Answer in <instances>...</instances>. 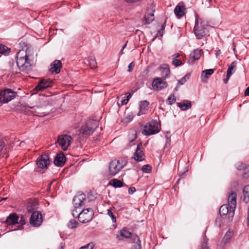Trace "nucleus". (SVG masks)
<instances>
[{
  "mask_svg": "<svg viewBox=\"0 0 249 249\" xmlns=\"http://www.w3.org/2000/svg\"><path fill=\"white\" fill-rule=\"evenodd\" d=\"M17 64L21 71L28 73L32 69V60L27 55L26 51H19L16 55Z\"/></svg>",
  "mask_w": 249,
  "mask_h": 249,
  "instance_id": "1",
  "label": "nucleus"
},
{
  "mask_svg": "<svg viewBox=\"0 0 249 249\" xmlns=\"http://www.w3.org/2000/svg\"><path fill=\"white\" fill-rule=\"evenodd\" d=\"M211 27V26L209 25L206 21L202 18H199V16L196 14L194 32L197 39H200L207 35L208 29Z\"/></svg>",
  "mask_w": 249,
  "mask_h": 249,
  "instance_id": "2",
  "label": "nucleus"
},
{
  "mask_svg": "<svg viewBox=\"0 0 249 249\" xmlns=\"http://www.w3.org/2000/svg\"><path fill=\"white\" fill-rule=\"evenodd\" d=\"M235 210L229 207L227 204L223 205L219 208V213L221 217H216L215 222L219 223V226L221 223H228L232 220Z\"/></svg>",
  "mask_w": 249,
  "mask_h": 249,
  "instance_id": "3",
  "label": "nucleus"
},
{
  "mask_svg": "<svg viewBox=\"0 0 249 249\" xmlns=\"http://www.w3.org/2000/svg\"><path fill=\"white\" fill-rule=\"evenodd\" d=\"M99 123L95 120H89L82 126L80 129V133L86 137L91 135L98 127Z\"/></svg>",
  "mask_w": 249,
  "mask_h": 249,
  "instance_id": "4",
  "label": "nucleus"
},
{
  "mask_svg": "<svg viewBox=\"0 0 249 249\" xmlns=\"http://www.w3.org/2000/svg\"><path fill=\"white\" fill-rule=\"evenodd\" d=\"M160 129V124L157 120H152L148 125L144 127L143 133L146 136L158 133Z\"/></svg>",
  "mask_w": 249,
  "mask_h": 249,
  "instance_id": "5",
  "label": "nucleus"
},
{
  "mask_svg": "<svg viewBox=\"0 0 249 249\" xmlns=\"http://www.w3.org/2000/svg\"><path fill=\"white\" fill-rule=\"evenodd\" d=\"M94 212L91 208H87L83 210L77 217L82 223H87L92 220L93 218Z\"/></svg>",
  "mask_w": 249,
  "mask_h": 249,
  "instance_id": "6",
  "label": "nucleus"
},
{
  "mask_svg": "<svg viewBox=\"0 0 249 249\" xmlns=\"http://www.w3.org/2000/svg\"><path fill=\"white\" fill-rule=\"evenodd\" d=\"M50 163V159L48 155L45 154L39 156L36 161L37 167L35 169V171L41 172V169H48Z\"/></svg>",
  "mask_w": 249,
  "mask_h": 249,
  "instance_id": "7",
  "label": "nucleus"
},
{
  "mask_svg": "<svg viewBox=\"0 0 249 249\" xmlns=\"http://www.w3.org/2000/svg\"><path fill=\"white\" fill-rule=\"evenodd\" d=\"M17 92L11 89H6L0 91V102L6 104L16 97Z\"/></svg>",
  "mask_w": 249,
  "mask_h": 249,
  "instance_id": "8",
  "label": "nucleus"
},
{
  "mask_svg": "<svg viewBox=\"0 0 249 249\" xmlns=\"http://www.w3.org/2000/svg\"><path fill=\"white\" fill-rule=\"evenodd\" d=\"M125 164L123 161L121 162L119 160H113L110 162L109 166V172L110 174L114 176L116 175L121 170H122Z\"/></svg>",
  "mask_w": 249,
  "mask_h": 249,
  "instance_id": "9",
  "label": "nucleus"
},
{
  "mask_svg": "<svg viewBox=\"0 0 249 249\" xmlns=\"http://www.w3.org/2000/svg\"><path fill=\"white\" fill-rule=\"evenodd\" d=\"M42 221V215L39 211H34L30 218V223L34 227L40 226Z\"/></svg>",
  "mask_w": 249,
  "mask_h": 249,
  "instance_id": "10",
  "label": "nucleus"
},
{
  "mask_svg": "<svg viewBox=\"0 0 249 249\" xmlns=\"http://www.w3.org/2000/svg\"><path fill=\"white\" fill-rule=\"evenodd\" d=\"M71 140L72 138L71 136L65 134L58 136L57 142L63 150L66 151L70 145Z\"/></svg>",
  "mask_w": 249,
  "mask_h": 249,
  "instance_id": "11",
  "label": "nucleus"
},
{
  "mask_svg": "<svg viewBox=\"0 0 249 249\" xmlns=\"http://www.w3.org/2000/svg\"><path fill=\"white\" fill-rule=\"evenodd\" d=\"M86 200V195L82 193L77 194L73 198V204L75 209H78L84 205V201Z\"/></svg>",
  "mask_w": 249,
  "mask_h": 249,
  "instance_id": "12",
  "label": "nucleus"
},
{
  "mask_svg": "<svg viewBox=\"0 0 249 249\" xmlns=\"http://www.w3.org/2000/svg\"><path fill=\"white\" fill-rule=\"evenodd\" d=\"M53 84V81L50 79H42L36 86L34 89V90L36 91L43 90L48 88L51 87Z\"/></svg>",
  "mask_w": 249,
  "mask_h": 249,
  "instance_id": "13",
  "label": "nucleus"
},
{
  "mask_svg": "<svg viewBox=\"0 0 249 249\" xmlns=\"http://www.w3.org/2000/svg\"><path fill=\"white\" fill-rule=\"evenodd\" d=\"M144 148L142 143L137 144L136 150L134 154L133 158L137 161H142L144 160Z\"/></svg>",
  "mask_w": 249,
  "mask_h": 249,
  "instance_id": "14",
  "label": "nucleus"
},
{
  "mask_svg": "<svg viewBox=\"0 0 249 249\" xmlns=\"http://www.w3.org/2000/svg\"><path fill=\"white\" fill-rule=\"evenodd\" d=\"M168 84L161 78H155L152 82V87L154 90H160L166 88Z\"/></svg>",
  "mask_w": 249,
  "mask_h": 249,
  "instance_id": "15",
  "label": "nucleus"
},
{
  "mask_svg": "<svg viewBox=\"0 0 249 249\" xmlns=\"http://www.w3.org/2000/svg\"><path fill=\"white\" fill-rule=\"evenodd\" d=\"M19 218V217L17 213H12L7 217L4 223L8 226L14 225L18 223Z\"/></svg>",
  "mask_w": 249,
  "mask_h": 249,
  "instance_id": "16",
  "label": "nucleus"
},
{
  "mask_svg": "<svg viewBox=\"0 0 249 249\" xmlns=\"http://www.w3.org/2000/svg\"><path fill=\"white\" fill-rule=\"evenodd\" d=\"M62 67L61 62L60 60H55L51 63L50 71L51 73L55 72L58 74L60 72Z\"/></svg>",
  "mask_w": 249,
  "mask_h": 249,
  "instance_id": "17",
  "label": "nucleus"
},
{
  "mask_svg": "<svg viewBox=\"0 0 249 249\" xmlns=\"http://www.w3.org/2000/svg\"><path fill=\"white\" fill-rule=\"evenodd\" d=\"M66 161V157L63 153H60L56 156L54 164L57 166H62L64 165Z\"/></svg>",
  "mask_w": 249,
  "mask_h": 249,
  "instance_id": "18",
  "label": "nucleus"
},
{
  "mask_svg": "<svg viewBox=\"0 0 249 249\" xmlns=\"http://www.w3.org/2000/svg\"><path fill=\"white\" fill-rule=\"evenodd\" d=\"M228 204H227L229 207L232 208L234 210L235 209L236 206V194L234 192H232L229 196Z\"/></svg>",
  "mask_w": 249,
  "mask_h": 249,
  "instance_id": "19",
  "label": "nucleus"
},
{
  "mask_svg": "<svg viewBox=\"0 0 249 249\" xmlns=\"http://www.w3.org/2000/svg\"><path fill=\"white\" fill-rule=\"evenodd\" d=\"M132 236L131 233L127 231L125 228L119 231L117 234V238L119 239H122L123 238H130Z\"/></svg>",
  "mask_w": 249,
  "mask_h": 249,
  "instance_id": "20",
  "label": "nucleus"
},
{
  "mask_svg": "<svg viewBox=\"0 0 249 249\" xmlns=\"http://www.w3.org/2000/svg\"><path fill=\"white\" fill-rule=\"evenodd\" d=\"M185 10L184 5H178L174 9V13L178 18H180L185 15Z\"/></svg>",
  "mask_w": 249,
  "mask_h": 249,
  "instance_id": "21",
  "label": "nucleus"
},
{
  "mask_svg": "<svg viewBox=\"0 0 249 249\" xmlns=\"http://www.w3.org/2000/svg\"><path fill=\"white\" fill-rule=\"evenodd\" d=\"M214 72L213 69H207L203 71L201 75V79L203 83H206L207 81L208 76L212 75Z\"/></svg>",
  "mask_w": 249,
  "mask_h": 249,
  "instance_id": "22",
  "label": "nucleus"
},
{
  "mask_svg": "<svg viewBox=\"0 0 249 249\" xmlns=\"http://www.w3.org/2000/svg\"><path fill=\"white\" fill-rule=\"evenodd\" d=\"M149 105V103L146 100L142 101L140 105V111L138 113V115L140 116L142 114H144L146 110L148 109Z\"/></svg>",
  "mask_w": 249,
  "mask_h": 249,
  "instance_id": "23",
  "label": "nucleus"
},
{
  "mask_svg": "<svg viewBox=\"0 0 249 249\" xmlns=\"http://www.w3.org/2000/svg\"><path fill=\"white\" fill-rule=\"evenodd\" d=\"M160 70L161 71L162 76L166 78L170 74V70L168 65L163 64L160 66Z\"/></svg>",
  "mask_w": 249,
  "mask_h": 249,
  "instance_id": "24",
  "label": "nucleus"
},
{
  "mask_svg": "<svg viewBox=\"0 0 249 249\" xmlns=\"http://www.w3.org/2000/svg\"><path fill=\"white\" fill-rule=\"evenodd\" d=\"M154 14L153 13H146L144 17V19L142 21L143 24H149L154 20Z\"/></svg>",
  "mask_w": 249,
  "mask_h": 249,
  "instance_id": "25",
  "label": "nucleus"
},
{
  "mask_svg": "<svg viewBox=\"0 0 249 249\" xmlns=\"http://www.w3.org/2000/svg\"><path fill=\"white\" fill-rule=\"evenodd\" d=\"M233 235V231H232L229 230L224 235L222 242L224 243V244L229 243L230 242Z\"/></svg>",
  "mask_w": 249,
  "mask_h": 249,
  "instance_id": "26",
  "label": "nucleus"
},
{
  "mask_svg": "<svg viewBox=\"0 0 249 249\" xmlns=\"http://www.w3.org/2000/svg\"><path fill=\"white\" fill-rule=\"evenodd\" d=\"M186 103H178V106L180 107L182 110H186L192 107L191 103L190 101H185Z\"/></svg>",
  "mask_w": 249,
  "mask_h": 249,
  "instance_id": "27",
  "label": "nucleus"
},
{
  "mask_svg": "<svg viewBox=\"0 0 249 249\" xmlns=\"http://www.w3.org/2000/svg\"><path fill=\"white\" fill-rule=\"evenodd\" d=\"M109 184L114 188H120L124 186V184L123 182L116 178L111 179L109 181Z\"/></svg>",
  "mask_w": 249,
  "mask_h": 249,
  "instance_id": "28",
  "label": "nucleus"
},
{
  "mask_svg": "<svg viewBox=\"0 0 249 249\" xmlns=\"http://www.w3.org/2000/svg\"><path fill=\"white\" fill-rule=\"evenodd\" d=\"M243 201L248 203L249 202V185H246L243 188Z\"/></svg>",
  "mask_w": 249,
  "mask_h": 249,
  "instance_id": "29",
  "label": "nucleus"
},
{
  "mask_svg": "<svg viewBox=\"0 0 249 249\" xmlns=\"http://www.w3.org/2000/svg\"><path fill=\"white\" fill-rule=\"evenodd\" d=\"M200 51L201 50L198 49L195 50L193 52L190 54V58H192L194 60L199 59L200 57Z\"/></svg>",
  "mask_w": 249,
  "mask_h": 249,
  "instance_id": "30",
  "label": "nucleus"
},
{
  "mask_svg": "<svg viewBox=\"0 0 249 249\" xmlns=\"http://www.w3.org/2000/svg\"><path fill=\"white\" fill-rule=\"evenodd\" d=\"M10 48H8L5 45L0 44V56L1 54L6 55L10 53Z\"/></svg>",
  "mask_w": 249,
  "mask_h": 249,
  "instance_id": "31",
  "label": "nucleus"
},
{
  "mask_svg": "<svg viewBox=\"0 0 249 249\" xmlns=\"http://www.w3.org/2000/svg\"><path fill=\"white\" fill-rule=\"evenodd\" d=\"M237 65V62L234 61H233L231 64L229 66V68L227 70V73L228 76H229V75H231L232 74V71L234 69H235Z\"/></svg>",
  "mask_w": 249,
  "mask_h": 249,
  "instance_id": "32",
  "label": "nucleus"
},
{
  "mask_svg": "<svg viewBox=\"0 0 249 249\" xmlns=\"http://www.w3.org/2000/svg\"><path fill=\"white\" fill-rule=\"evenodd\" d=\"M78 222L74 219H71L68 223V227L70 229H74L77 227Z\"/></svg>",
  "mask_w": 249,
  "mask_h": 249,
  "instance_id": "33",
  "label": "nucleus"
},
{
  "mask_svg": "<svg viewBox=\"0 0 249 249\" xmlns=\"http://www.w3.org/2000/svg\"><path fill=\"white\" fill-rule=\"evenodd\" d=\"M19 225L18 226V229L21 230L23 229V226L26 224L25 220L23 215H21L20 217V219L19 221H18V223Z\"/></svg>",
  "mask_w": 249,
  "mask_h": 249,
  "instance_id": "34",
  "label": "nucleus"
},
{
  "mask_svg": "<svg viewBox=\"0 0 249 249\" xmlns=\"http://www.w3.org/2000/svg\"><path fill=\"white\" fill-rule=\"evenodd\" d=\"M142 170L144 173H150L152 171V167L149 164L144 165L142 168Z\"/></svg>",
  "mask_w": 249,
  "mask_h": 249,
  "instance_id": "35",
  "label": "nucleus"
},
{
  "mask_svg": "<svg viewBox=\"0 0 249 249\" xmlns=\"http://www.w3.org/2000/svg\"><path fill=\"white\" fill-rule=\"evenodd\" d=\"M176 101V98L175 97L174 94H171L170 96L168 97L167 103L168 105H171L173 104Z\"/></svg>",
  "mask_w": 249,
  "mask_h": 249,
  "instance_id": "36",
  "label": "nucleus"
},
{
  "mask_svg": "<svg viewBox=\"0 0 249 249\" xmlns=\"http://www.w3.org/2000/svg\"><path fill=\"white\" fill-rule=\"evenodd\" d=\"M170 131H167L165 134L166 143L165 146L167 147L170 145L171 143V136L170 135Z\"/></svg>",
  "mask_w": 249,
  "mask_h": 249,
  "instance_id": "37",
  "label": "nucleus"
},
{
  "mask_svg": "<svg viewBox=\"0 0 249 249\" xmlns=\"http://www.w3.org/2000/svg\"><path fill=\"white\" fill-rule=\"evenodd\" d=\"M208 239L206 238V235H205L203 236V241L202 244L201 249H210L209 247L208 246Z\"/></svg>",
  "mask_w": 249,
  "mask_h": 249,
  "instance_id": "38",
  "label": "nucleus"
},
{
  "mask_svg": "<svg viewBox=\"0 0 249 249\" xmlns=\"http://www.w3.org/2000/svg\"><path fill=\"white\" fill-rule=\"evenodd\" d=\"M148 69H145L143 71H142L140 74L139 77L142 79L143 80L144 79L148 73Z\"/></svg>",
  "mask_w": 249,
  "mask_h": 249,
  "instance_id": "39",
  "label": "nucleus"
},
{
  "mask_svg": "<svg viewBox=\"0 0 249 249\" xmlns=\"http://www.w3.org/2000/svg\"><path fill=\"white\" fill-rule=\"evenodd\" d=\"M94 246L93 243H89L85 246L81 247L79 249H92Z\"/></svg>",
  "mask_w": 249,
  "mask_h": 249,
  "instance_id": "40",
  "label": "nucleus"
},
{
  "mask_svg": "<svg viewBox=\"0 0 249 249\" xmlns=\"http://www.w3.org/2000/svg\"><path fill=\"white\" fill-rule=\"evenodd\" d=\"M172 63L176 67H178L182 64V62L178 59L173 58Z\"/></svg>",
  "mask_w": 249,
  "mask_h": 249,
  "instance_id": "41",
  "label": "nucleus"
},
{
  "mask_svg": "<svg viewBox=\"0 0 249 249\" xmlns=\"http://www.w3.org/2000/svg\"><path fill=\"white\" fill-rule=\"evenodd\" d=\"M107 214L111 218L112 222L114 223L116 222V217L113 214V213L111 212V211L108 210Z\"/></svg>",
  "mask_w": 249,
  "mask_h": 249,
  "instance_id": "42",
  "label": "nucleus"
},
{
  "mask_svg": "<svg viewBox=\"0 0 249 249\" xmlns=\"http://www.w3.org/2000/svg\"><path fill=\"white\" fill-rule=\"evenodd\" d=\"M89 64L91 69H94L96 68V62L95 59H91Z\"/></svg>",
  "mask_w": 249,
  "mask_h": 249,
  "instance_id": "43",
  "label": "nucleus"
},
{
  "mask_svg": "<svg viewBox=\"0 0 249 249\" xmlns=\"http://www.w3.org/2000/svg\"><path fill=\"white\" fill-rule=\"evenodd\" d=\"M137 138V135L136 134H132V138L129 141V146H131L133 145H134V142Z\"/></svg>",
  "mask_w": 249,
  "mask_h": 249,
  "instance_id": "44",
  "label": "nucleus"
},
{
  "mask_svg": "<svg viewBox=\"0 0 249 249\" xmlns=\"http://www.w3.org/2000/svg\"><path fill=\"white\" fill-rule=\"evenodd\" d=\"M134 66L135 63L134 62H132L131 63H130L128 66V71L129 72H131L132 71Z\"/></svg>",
  "mask_w": 249,
  "mask_h": 249,
  "instance_id": "45",
  "label": "nucleus"
},
{
  "mask_svg": "<svg viewBox=\"0 0 249 249\" xmlns=\"http://www.w3.org/2000/svg\"><path fill=\"white\" fill-rule=\"evenodd\" d=\"M136 191V190L134 187H130L128 189V193L130 195H132Z\"/></svg>",
  "mask_w": 249,
  "mask_h": 249,
  "instance_id": "46",
  "label": "nucleus"
},
{
  "mask_svg": "<svg viewBox=\"0 0 249 249\" xmlns=\"http://www.w3.org/2000/svg\"><path fill=\"white\" fill-rule=\"evenodd\" d=\"M129 101V99H124V100H122L121 101V104H120V103H118V105L119 106H122V105H126L128 102Z\"/></svg>",
  "mask_w": 249,
  "mask_h": 249,
  "instance_id": "47",
  "label": "nucleus"
},
{
  "mask_svg": "<svg viewBox=\"0 0 249 249\" xmlns=\"http://www.w3.org/2000/svg\"><path fill=\"white\" fill-rule=\"evenodd\" d=\"M186 82L185 78L182 77L178 81V86H180L183 85Z\"/></svg>",
  "mask_w": 249,
  "mask_h": 249,
  "instance_id": "48",
  "label": "nucleus"
},
{
  "mask_svg": "<svg viewBox=\"0 0 249 249\" xmlns=\"http://www.w3.org/2000/svg\"><path fill=\"white\" fill-rule=\"evenodd\" d=\"M245 168V165L243 163H241V164H239L237 167V169L238 170H242Z\"/></svg>",
  "mask_w": 249,
  "mask_h": 249,
  "instance_id": "49",
  "label": "nucleus"
},
{
  "mask_svg": "<svg viewBox=\"0 0 249 249\" xmlns=\"http://www.w3.org/2000/svg\"><path fill=\"white\" fill-rule=\"evenodd\" d=\"M4 146V143L3 141L0 140V152L2 150Z\"/></svg>",
  "mask_w": 249,
  "mask_h": 249,
  "instance_id": "50",
  "label": "nucleus"
},
{
  "mask_svg": "<svg viewBox=\"0 0 249 249\" xmlns=\"http://www.w3.org/2000/svg\"><path fill=\"white\" fill-rule=\"evenodd\" d=\"M77 209H75L74 208V209L72 211V215L74 217L76 218H77V215H75L76 213H77Z\"/></svg>",
  "mask_w": 249,
  "mask_h": 249,
  "instance_id": "51",
  "label": "nucleus"
},
{
  "mask_svg": "<svg viewBox=\"0 0 249 249\" xmlns=\"http://www.w3.org/2000/svg\"><path fill=\"white\" fill-rule=\"evenodd\" d=\"M231 76V75H229V76H228V74H227L226 78L223 79V82L224 83L226 84L228 82Z\"/></svg>",
  "mask_w": 249,
  "mask_h": 249,
  "instance_id": "52",
  "label": "nucleus"
},
{
  "mask_svg": "<svg viewBox=\"0 0 249 249\" xmlns=\"http://www.w3.org/2000/svg\"><path fill=\"white\" fill-rule=\"evenodd\" d=\"M190 73H187L184 76H183V77L184 78H185V81H186L187 80H188L190 78Z\"/></svg>",
  "mask_w": 249,
  "mask_h": 249,
  "instance_id": "53",
  "label": "nucleus"
},
{
  "mask_svg": "<svg viewBox=\"0 0 249 249\" xmlns=\"http://www.w3.org/2000/svg\"><path fill=\"white\" fill-rule=\"evenodd\" d=\"M180 56V54L178 53H175L173 55V58L177 59V58L178 57Z\"/></svg>",
  "mask_w": 249,
  "mask_h": 249,
  "instance_id": "54",
  "label": "nucleus"
},
{
  "mask_svg": "<svg viewBox=\"0 0 249 249\" xmlns=\"http://www.w3.org/2000/svg\"><path fill=\"white\" fill-rule=\"evenodd\" d=\"M186 173V172H184L183 173H182L179 176V178H184V176H185V174Z\"/></svg>",
  "mask_w": 249,
  "mask_h": 249,
  "instance_id": "55",
  "label": "nucleus"
},
{
  "mask_svg": "<svg viewBox=\"0 0 249 249\" xmlns=\"http://www.w3.org/2000/svg\"><path fill=\"white\" fill-rule=\"evenodd\" d=\"M180 179H180V178H179L178 179V180L177 181V182H176V183H175V184L174 187H176L177 185H178L179 184V181H180Z\"/></svg>",
  "mask_w": 249,
  "mask_h": 249,
  "instance_id": "56",
  "label": "nucleus"
},
{
  "mask_svg": "<svg viewBox=\"0 0 249 249\" xmlns=\"http://www.w3.org/2000/svg\"><path fill=\"white\" fill-rule=\"evenodd\" d=\"M248 225L249 227V210L248 209Z\"/></svg>",
  "mask_w": 249,
  "mask_h": 249,
  "instance_id": "57",
  "label": "nucleus"
},
{
  "mask_svg": "<svg viewBox=\"0 0 249 249\" xmlns=\"http://www.w3.org/2000/svg\"><path fill=\"white\" fill-rule=\"evenodd\" d=\"M220 53H221V52H220V50L219 49H217V50H216V55H219V54Z\"/></svg>",
  "mask_w": 249,
  "mask_h": 249,
  "instance_id": "58",
  "label": "nucleus"
},
{
  "mask_svg": "<svg viewBox=\"0 0 249 249\" xmlns=\"http://www.w3.org/2000/svg\"><path fill=\"white\" fill-rule=\"evenodd\" d=\"M165 23H166V21L164 22L163 24L162 25V26H161V30H164Z\"/></svg>",
  "mask_w": 249,
  "mask_h": 249,
  "instance_id": "59",
  "label": "nucleus"
},
{
  "mask_svg": "<svg viewBox=\"0 0 249 249\" xmlns=\"http://www.w3.org/2000/svg\"><path fill=\"white\" fill-rule=\"evenodd\" d=\"M31 209L32 208L29 207V206H28L27 207V211L29 213H31Z\"/></svg>",
  "mask_w": 249,
  "mask_h": 249,
  "instance_id": "60",
  "label": "nucleus"
},
{
  "mask_svg": "<svg viewBox=\"0 0 249 249\" xmlns=\"http://www.w3.org/2000/svg\"><path fill=\"white\" fill-rule=\"evenodd\" d=\"M128 94H128V95H127V98H126V99H129H129H130V98L131 97V96H132V94H131V93H129Z\"/></svg>",
  "mask_w": 249,
  "mask_h": 249,
  "instance_id": "61",
  "label": "nucleus"
},
{
  "mask_svg": "<svg viewBox=\"0 0 249 249\" xmlns=\"http://www.w3.org/2000/svg\"><path fill=\"white\" fill-rule=\"evenodd\" d=\"M180 86H178V84H177V86L176 87V88H175V90L176 91H178V89L179 88Z\"/></svg>",
  "mask_w": 249,
  "mask_h": 249,
  "instance_id": "62",
  "label": "nucleus"
},
{
  "mask_svg": "<svg viewBox=\"0 0 249 249\" xmlns=\"http://www.w3.org/2000/svg\"><path fill=\"white\" fill-rule=\"evenodd\" d=\"M127 42H128V41H127L126 42V43H125L123 45V48H123V50H124V49L126 47V45H127Z\"/></svg>",
  "mask_w": 249,
  "mask_h": 249,
  "instance_id": "63",
  "label": "nucleus"
},
{
  "mask_svg": "<svg viewBox=\"0 0 249 249\" xmlns=\"http://www.w3.org/2000/svg\"><path fill=\"white\" fill-rule=\"evenodd\" d=\"M127 119H129V121L131 120L133 118V117L131 116V115H129L127 117Z\"/></svg>",
  "mask_w": 249,
  "mask_h": 249,
  "instance_id": "64",
  "label": "nucleus"
}]
</instances>
